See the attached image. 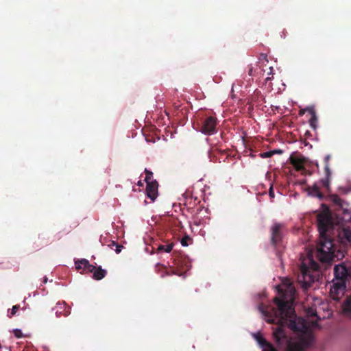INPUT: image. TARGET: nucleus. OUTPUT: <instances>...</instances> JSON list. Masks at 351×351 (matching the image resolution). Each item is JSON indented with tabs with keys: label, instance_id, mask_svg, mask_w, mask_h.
Wrapping results in <instances>:
<instances>
[{
	"label": "nucleus",
	"instance_id": "f257e3e1",
	"mask_svg": "<svg viewBox=\"0 0 351 351\" xmlns=\"http://www.w3.org/2000/svg\"><path fill=\"white\" fill-rule=\"evenodd\" d=\"M282 293V298H275L274 302L277 306L275 310V317L269 320L270 323L278 324L277 328L273 332L275 342L279 347H286L287 351H304V347L302 342L293 341L289 338L285 330L287 326L294 332L303 334L309 330V326L306 319L296 316L294 309L291 306V302L294 300L295 289L292 284L286 286Z\"/></svg>",
	"mask_w": 351,
	"mask_h": 351
},
{
	"label": "nucleus",
	"instance_id": "f03ea898",
	"mask_svg": "<svg viewBox=\"0 0 351 351\" xmlns=\"http://www.w3.org/2000/svg\"><path fill=\"white\" fill-rule=\"evenodd\" d=\"M323 210L317 211L316 221L319 234V243L317 256L322 263H328L345 256V250H337V229L350 228L346 224L351 221V213L346 207L332 214L329 208L322 204Z\"/></svg>",
	"mask_w": 351,
	"mask_h": 351
},
{
	"label": "nucleus",
	"instance_id": "7ed1b4c3",
	"mask_svg": "<svg viewBox=\"0 0 351 351\" xmlns=\"http://www.w3.org/2000/svg\"><path fill=\"white\" fill-rule=\"evenodd\" d=\"M334 278L330 293L335 300H339L345 293L347 285L351 282V261H345L335 265Z\"/></svg>",
	"mask_w": 351,
	"mask_h": 351
},
{
	"label": "nucleus",
	"instance_id": "20e7f679",
	"mask_svg": "<svg viewBox=\"0 0 351 351\" xmlns=\"http://www.w3.org/2000/svg\"><path fill=\"white\" fill-rule=\"evenodd\" d=\"M319 264L314 261L312 255H308L301 261L300 276L304 284L310 285L319 276Z\"/></svg>",
	"mask_w": 351,
	"mask_h": 351
},
{
	"label": "nucleus",
	"instance_id": "39448f33",
	"mask_svg": "<svg viewBox=\"0 0 351 351\" xmlns=\"http://www.w3.org/2000/svg\"><path fill=\"white\" fill-rule=\"evenodd\" d=\"M337 243L339 246L337 250H345V254L347 253V249L351 247V229L342 227L337 229Z\"/></svg>",
	"mask_w": 351,
	"mask_h": 351
},
{
	"label": "nucleus",
	"instance_id": "423d86ee",
	"mask_svg": "<svg viewBox=\"0 0 351 351\" xmlns=\"http://www.w3.org/2000/svg\"><path fill=\"white\" fill-rule=\"evenodd\" d=\"M217 119L214 116L206 117L202 120L200 131L206 135H212L216 132Z\"/></svg>",
	"mask_w": 351,
	"mask_h": 351
},
{
	"label": "nucleus",
	"instance_id": "0eeeda50",
	"mask_svg": "<svg viewBox=\"0 0 351 351\" xmlns=\"http://www.w3.org/2000/svg\"><path fill=\"white\" fill-rule=\"evenodd\" d=\"M282 229L283 226L279 223H276L271 227V243L274 246H276L282 241L283 237Z\"/></svg>",
	"mask_w": 351,
	"mask_h": 351
},
{
	"label": "nucleus",
	"instance_id": "6e6552de",
	"mask_svg": "<svg viewBox=\"0 0 351 351\" xmlns=\"http://www.w3.org/2000/svg\"><path fill=\"white\" fill-rule=\"evenodd\" d=\"M254 337L258 343L259 346L263 348V351H278L275 347L268 342L261 333L257 332L254 335Z\"/></svg>",
	"mask_w": 351,
	"mask_h": 351
},
{
	"label": "nucleus",
	"instance_id": "1a4fd4ad",
	"mask_svg": "<svg viewBox=\"0 0 351 351\" xmlns=\"http://www.w3.org/2000/svg\"><path fill=\"white\" fill-rule=\"evenodd\" d=\"M53 311H55L57 317L62 315L66 317L71 313V307L67 306L64 302H58L56 306L53 308Z\"/></svg>",
	"mask_w": 351,
	"mask_h": 351
},
{
	"label": "nucleus",
	"instance_id": "9d476101",
	"mask_svg": "<svg viewBox=\"0 0 351 351\" xmlns=\"http://www.w3.org/2000/svg\"><path fill=\"white\" fill-rule=\"evenodd\" d=\"M158 184L156 181L147 184L146 193L147 196L154 202L158 196Z\"/></svg>",
	"mask_w": 351,
	"mask_h": 351
},
{
	"label": "nucleus",
	"instance_id": "9b49d317",
	"mask_svg": "<svg viewBox=\"0 0 351 351\" xmlns=\"http://www.w3.org/2000/svg\"><path fill=\"white\" fill-rule=\"evenodd\" d=\"M329 200L333 204V206L335 207V213L341 208H343L347 204L343 201L337 195H330L328 197Z\"/></svg>",
	"mask_w": 351,
	"mask_h": 351
},
{
	"label": "nucleus",
	"instance_id": "f8f14e48",
	"mask_svg": "<svg viewBox=\"0 0 351 351\" xmlns=\"http://www.w3.org/2000/svg\"><path fill=\"white\" fill-rule=\"evenodd\" d=\"M290 163L293 166V167L298 171H306V169L304 167V162L303 160L298 158V157H293L291 156L290 158Z\"/></svg>",
	"mask_w": 351,
	"mask_h": 351
},
{
	"label": "nucleus",
	"instance_id": "ddd939ff",
	"mask_svg": "<svg viewBox=\"0 0 351 351\" xmlns=\"http://www.w3.org/2000/svg\"><path fill=\"white\" fill-rule=\"evenodd\" d=\"M93 278L96 280H100L103 279L107 274V271L101 268V266L96 267L94 266V269H93Z\"/></svg>",
	"mask_w": 351,
	"mask_h": 351
},
{
	"label": "nucleus",
	"instance_id": "4468645a",
	"mask_svg": "<svg viewBox=\"0 0 351 351\" xmlns=\"http://www.w3.org/2000/svg\"><path fill=\"white\" fill-rule=\"evenodd\" d=\"M307 191L308 195L317 197L319 199H323L324 197V194L320 191L319 186L317 184H314L312 186H308L307 188Z\"/></svg>",
	"mask_w": 351,
	"mask_h": 351
},
{
	"label": "nucleus",
	"instance_id": "2eb2a0df",
	"mask_svg": "<svg viewBox=\"0 0 351 351\" xmlns=\"http://www.w3.org/2000/svg\"><path fill=\"white\" fill-rule=\"evenodd\" d=\"M343 313L346 317H351V295L348 296L342 304Z\"/></svg>",
	"mask_w": 351,
	"mask_h": 351
},
{
	"label": "nucleus",
	"instance_id": "dca6fc26",
	"mask_svg": "<svg viewBox=\"0 0 351 351\" xmlns=\"http://www.w3.org/2000/svg\"><path fill=\"white\" fill-rule=\"evenodd\" d=\"M310 110L311 111V113L309 114L311 115V118L309 119L308 120V123H309V125L311 126V128L312 129H313L314 130H315L317 128V122H318V119H317V116L316 114V112H315V109H310Z\"/></svg>",
	"mask_w": 351,
	"mask_h": 351
},
{
	"label": "nucleus",
	"instance_id": "f3484780",
	"mask_svg": "<svg viewBox=\"0 0 351 351\" xmlns=\"http://www.w3.org/2000/svg\"><path fill=\"white\" fill-rule=\"evenodd\" d=\"M173 246H174L173 243H168L167 245L160 244V245H158V247L156 248V252H167V253H169L173 250Z\"/></svg>",
	"mask_w": 351,
	"mask_h": 351
},
{
	"label": "nucleus",
	"instance_id": "a211bd4d",
	"mask_svg": "<svg viewBox=\"0 0 351 351\" xmlns=\"http://www.w3.org/2000/svg\"><path fill=\"white\" fill-rule=\"evenodd\" d=\"M80 263L83 265V272L90 273L94 269V265L90 264L89 261L85 258L80 259Z\"/></svg>",
	"mask_w": 351,
	"mask_h": 351
},
{
	"label": "nucleus",
	"instance_id": "6ab92c4d",
	"mask_svg": "<svg viewBox=\"0 0 351 351\" xmlns=\"http://www.w3.org/2000/svg\"><path fill=\"white\" fill-rule=\"evenodd\" d=\"M173 256L174 258L175 264L178 267H182L184 264V262L186 261V257H183L182 256H178L176 254L175 252L173 253Z\"/></svg>",
	"mask_w": 351,
	"mask_h": 351
},
{
	"label": "nucleus",
	"instance_id": "aec40b11",
	"mask_svg": "<svg viewBox=\"0 0 351 351\" xmlns=\"http://www.w3.org/2000/svg\"><path fill=\"white\" fill-rule=\"evenodd\" d=\"M145 181L146 182V183L148 184V182L149 183L154 182L155 180H153V173L146 169L145 170Z\"/></svg>",
	"mask_w": 351,
	"mask_h": 351
},
{
	"label": "nucleus",
	"instance_id": "412c9836",
	"mask_svg": "<svg viewBox=\"0 0 351 351\" xmlns=\"http://www.w3.org/2000/svg\"><path fill=\"white\" fill-rule=\"evenodd\" d=\"M330 178L325 177L320 180V183L327 191L330 189Z\"/></svg>",
	"mask_w": 351,
	"mask_h": 351
},
{
	"label": "nucleus",
	"instance_id": "4be33fe9",
	"mask_svg": "<svg viewBox=\"0 0 351 351\" xmlns=\"http://www.w3.org/2000/svg\"><path fill=\"white\" fill-rule=\"evenodd\" d=\"M20 308V306L19 305H14L12 306L11 311H8V317L11 318L14 315H16V313H17V311H19V309Z\"/></svg>",
	"mask_w": 351,
	"mask_h": 351
},
{
	"label": "nucleus",
	"instance_id": "5701e85b",
	"mask_svg": "<svg viewBox=\"0 0 351 351\" xmlns=\"http://www.w3.org/2000/svg\"><path fill=\"white\" fill-rule=\"evenodd\" d=\"M314 108H315L314 106H308L305 108L300 109L299 111V115H300V116L304 115L306 112H308V114H310L311 112L310 110V109H314Z\"/></svg>",
	"mask_w": 351,
	"mask_h": 351
},
{
	"label": "nucleus",
	"instance_id": "b1692460",
	"mask_svg": "<svg viewBox=\"0 0 351 351\" xmlns=\"http://www.w3.org/2000/svg\"><path fill=\"white\" fill-rule=\"evenodd\" d=\"M38 239H40L42 241V243H40L39 245H37L38 247H43L44 245H47L49 243L48 239H46L44 237H38Z\"/></svg>",
	"mask_w": 351,
	"mask_h": 351
},
{
	"label": "nucleus",
	"instance_id": "393cba45",
	"mask_svg": "<svg viewBox=\"0 0 351 351\" xmlns=\"http://www.w3.org/2000/svg\"><path fill=\"white\" fill-rule=\"evenodd\" d=\"M324 173L325 177L330 178L331 177V171L329 167V164H326L324 167Z\"/></svg>",
	"mask_w": 351,
	"mask_h": 351
},
{
	"label": "nucleus",
	"instance_id": "a878e982",
	"mask_svg": "<svg viewBox=\"0 0 351 351\" xmlns=\"http://www.w3.org/2000/svg\"><path fill=\"white\" fill-rule=\"evenodd\" d=\"M275 152H276V151L266 152L261 154V156L262 158H269V157H271L275 154Z\"/></svg>",
	"mask_w": 351,
	"mask_h": 351
},
{
	"label": "nucleus",
	"instance_id": "bb28decb",
	"mask_svg": "<svg viewBox=\"0 0 351 351\" xmlns=\"http://www.w3.org/2000/svg\"><path fill=\"white\" fill-rule=\"evenodd\" d=\"M112 245H115V249H114V250H115V252H116L117 254H119V252H121V249L123 248V246H122V245H119V243H117V242H115V241H112Z\"/></svg>",
	"mask_w": 351,
	"mask_h": 351
},
{
	"label": "nucleus",
	"instance_id": "cd10ccee",
	"mask_svg": "<svg viewBox=\"0 0 351 351\" xmlns=\"http://www.w3.org/2000/svg\"><path fill=\"white\" fill-rule=\"evenodd\" d=\"M190 239V237L189 236H185L182 238L181 239V244L183 246H188V241Z\"/></svg>",
	"mask_w": 351,
	"mask_h": 351
},
{
	"label": "nucleus",
	"instance_id": "c85d7f7f",
	"mask_svg": "<svg viewBox=\"0 0 351 351\" xmlns=\"http://www.w3.org/2000/svg\"><path fill=\"white\" fill-rule=\"evenodd\" d=\"M75 265L77 271L83 270V265L80 263V260L76 261Z\"/></svg>",
	"mask_w": 351,
	"mask_h": 351
},
{
	"label": "nucleus",
	"instance_id": "c756f323",
	"mask_svg": "<svg viewBox=\"0 0 351 351\" xmlns=\"http://www.w3.org/2000/svg\"><path fill=\"white\" fill-rule=\"evenodd\" d=\"M307 314L308 316H311V317L317 316L316 311H314L313 308H309L307 311Z\"/></svg>",
	"mask_w": 351,
	"mask_h": 351
},
{
	"label": "nucleus",
	"instance_id": "7c9ffc66",
	"mask_svg": "<svg viewBox=\"0 0 351 351\" xmlns=\"http://www.w3.org/2000/svg\"><path fill=\"white\" fill-rule=\"evenodd\" d=\"M13 332H14L15 337H16L17 338H20L22 337V332L19 329L14 330Z\"/></svg>",
	"mask_w": 351,
	"mask_h": 351
},
{
	"label": "nucleus",
	"instance_id": "2f4dec72",
	"mask_svg": "<svg viewBox=\"0 0 351 351\" xmlns=\"http://www.w3.org/2000/svg\"><path fill=\"white\" fill-rule=\"evenodd\" d=\"M247 73H248V75L250 76H253L254 75V69H253V67H252V65L249 66V69H248Z\"/></svg>",
	"mask_w": 351,
	"mask_h": 351
},
{
	"label": "nucleus",
	"instance_id": "473e14b6",
	"mask_svg": "<svg viewBox=\"0 0 351 351\" xmlns=\"http://www.w3.org/2000/svg\"><path fill=\"white\" fill-rule=\"evenodd\" d=\"M269 196H270L271 198H274V189H273V186H272L269 188Z\"/></svg>",
	"mask_w": 351,
	"mask_h": 351
},
{
	"label": "nucleus",
	"instance_id": "72a5a7b5",
	"mask_svg": "<svg viewBox=\"0 0 351 351\" xmlns=\"http://www.w3.org/2000/svg\"><path fill=\"white\" fill-rule=\"evenodd\" d=\"M330 159V155H327L325 158H324V162H325V165L326 164H329V160Z\"/></svg>",
	"mask_w": 351,
	"mask_h": 351
},
{
	"label": "nucleus",
	"instance_id": "f704fd0d",
	"mask_svg": "<svg viewBox=\"0 0 351 351\" xmlns=\"http://www.w3.org/2000/svg\"><path fill=\"white\" fill-rule=\"evenodd\" d=\"M272 77H267L265 78V81L271 80Z\"/></svg>",
	"mask_w": 351,
	"mask_h": 351
},
{
	"label": "nucleus",
	"instance_id": "c9c22d12",
	"mask_svg": "<svg viewBox=\"0 0 351 351\" xmlns=\"http://www.w3.org/2000/svg\"><path fill=\"white\" fill-rule=\"evenodd\" d=\"M110 247L112 249H114V247H115V245H112V241L111 242L110 245Z\"/></svg>",
	"mask_w": 351,
	"mask_h": 351
},
{
	"label": "nucleus",
	"instance_id": "e433bc0d",
	"mask_svg": "<svg viewBox=\"0 0 351 351\" xmlns=\"http://www.w3.org/2000/svg\"><path fill=\"white\" fill-rule=\"evenodd\" d=\"M16 266L15 270H18L19 268V263L17 262H16Z\"/></svg>",
	"mask_w": 351,
	"mask_h": 351
},
{
	"label": "nucleus",
	"instance_id": "4c0bfd02",
	"mask_svg": "<svg viewBox=\"0 0 351 351\" xmlns=\"http://www.w3.org/2000/svg\"><path fill=\"white\" fill-rule=\"evenodd\" d=\"M275 151H276L275 154H276V153H282V151H281V150H275Z\"/></svg>",
	"mask_w": 351,
	"mask_h": 351
},
{
	"label": "nucleus",
	"instance_id": "58836bf2",
	"mask_svg": "<svg viewBox=\"0 0 351 351\" xmlns=\"http://www.w3.org/2000/svg\"><path fill=\"white\" fill-rule=\"evenodd\" d=\"M174 107H175L176 109H178L179 106L178 105H174Z\"/></svg>",
	"mask_w": 351,
	"mask_h": 351
}]
</instances>
